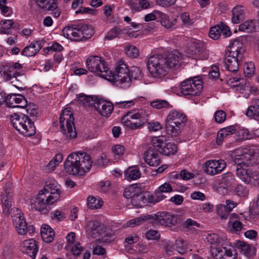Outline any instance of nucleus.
<instances>
[{"label":"nucleus","mask_w":259,"mask_h":259,"mask_svg":"<svg viewBox=\"0 0 259 259\" xmlns=\"http://www.w3.org/2000/svg\"><path fill=\"white\" fill-rule=\"evenodd\" d=\"M149 114L146 110L137 109L132 110L124 114L121 122L132 130L139 128L145 124L149 119Z\"/></svg>","instance_id":"423d86ee"},{"label":"nucleus","mask_w":259,"mask_h":259,"mask_svg":"<svg viewBox=\"0 0 259 259\" xmlns=\"http://www.w3.org/2000/svg\"><path fill=\"white\" fill-rule=\"evenodd\" d=\"M150 223L155 225L160 224L165 226H174L177 223L178 216L165 211L149 214Z\"/></svg>","instance_id":"4468645a"},{"label":"nucleus","mask_w":259,"mask_h":259,"mask_svg":"<svg viewBox=\"0 0 259 259\" xmlns=\"http://www.w3.org/2000/svg\"><path fill=\"white\" fill-rule=\"evenodd\" d=\"M95 100L90 96H87L84 95H80L78 97V104L81 105H93Z\"/></svg>","instance_id":"3c124183"},{"label":"nucleus","mask_w":259,"mask_h":259,"mask_svg":"<svg viewBox=\"0 0 259 259\" xmlns=\"http://www.w3.org/2000/svg\"><path fill=\"white\" fill-rule=\"evenodd\" d=\"M255 71V67L252 62L246 63L244 65V72L246 76L250 77L254 74Z\"/></svg>","instance_id":"603ef678"},{"label":"nucleus","mask_w":259,"mask_h":259,"mask_svg":"<svg viewBox=\"0 0 259 259\" xmlns=\"http://www.w3.org/2000/svg\"><path fill=\"white\" fill-rule=\"evenodd\" d=\"M211 253L215 259H223L226 256H231L232 251L231 247L227 248L226 246H218L211 247Z\"/></svg>","instance_id":"bb28decb"},{"label":"nucleus","mask_w":259,"mask_h":259,"mask_svg":"<svg viewBox=\"0 0 259 259\" xmlns=\"http://www.w3.org/2000/svg\"><path fill=\"white\" fill-rule=\"evenodd\" d=\"M160 12H161L158 11H155L153 13L147 14L144 18L145 21L148 22L155 19H158Z\"/></svg>","instance_id":"69168bd1"},{"label":"nucleus","mask_w":259,"mask_h":259,"mask_svg":"<svg viewBox=\"0 0 259 259\" xmlns=\"http://www.w3.org/2000/svg\"><path fill=\"white\" fill-rule=\"evenodd\" d=\"M163 136L155 137L151 140L152 145L156 148L157 151L161 154L169 156L173 155L177 151V147L173 143L164 142Z\"/></svg>","instance_id":"ddd939ff"},{"label":"nucleus","mask_w":259,"mask_h":259,"mask_svg":"<svg viewBox=\"0 0 259 259\" xmlns=\"http://www.w3.org/2000/svg\"><path fill=\"white\" fill-rule=\"evenodd\" d=\"M104 235L101 238L97 239L95 242L96 244H99L102 242H109L113 240L114 235L110 233L105 232L103 233Z\"/></svg>","instance_id":"13d9d810"},{"label":"nucleus","mask_w":259,"mask_h":259,"mask_svg":"<svg viewBox=\"0 0 259 259\" xmlns=\"http://www.w3.org/2000/svg\"><path fill=\"white\" fill-rule=\"evenodd\" d=\"M126 3L133 11H140L150 7V4L147 0H126Z\"/></svg>","instance_id":"c85d7f7f"},{"label":"nucleus","mask_w":259,"mask_h":259,"mask_svg":"<svg viewBox=\"0 0 259 259\" xmlns=\"http://www.w3.org/2000/svg\"><path fill=\"white\" fill-rule=\"evenodd\" d=\"M217 213L222 219H227L229 216V212L225 205L220 204L217 207Z\"/></svg>","instance_id":"6e6d98bb"},{"label":"nucleus","mask_w":259,"mask_h":259,"mask_svg":"<svg viewBox=\"0 0 259 259\" xmlns=\"http://www.w3.org/2000/svg\"><path fill=\"white\" fill-rule=\"evenodd\" d=\"M1 201L3 212L5 215H9L11 211L15 208L12 204V193L10 189H6L2 194Z\"/></svg>","instance_id":"412c9836"},{"label":"nucleus","mask_w":259,"mask_h":259,"mask_svg":"<svg viewBox=\"0 0 259 259\" xmlns=\"http://www.w3.org/2000/svg\"><path fill=\"white\" fill-rule=\"evenodd\" d=\"M73 121V114L69 108L65 109L60 117V124L65 140L74 139L77 136Z\"/></svg>","instance_id":"1a4fd4ad"},{"label":"nucleus","mask_w":259,"mask_h":259,"mask_svg":"<svg viewBox=\"0 0 259 259\" xmlns=\"http://www.w3.org/2000/svg\"><path fill=\"white\" fill-rule=\"evenodd\" d=\"M11 123L18 132L26 136L30 137L35 133L33 122L25 114H14L11 117Z\"/></svg>","instance_id":"6e6552de"},{"label":"nucleus","mask_w":259,"mask_h":259,"mask_svg":"<svg viewBox=\"0 0 259 259\" xmlns=\"http://www.w3.org/2000/svg\"><path fill=\"white\" fill-rule=\"evenodd\" d=\"M182 55L177 50L164 54L150 57L147 66L150 74L154 77L165 75L169 69H177L181 65Z\"/></svg>","instance_id":"f257e3e1"},{"label":"nucleus","mask_w":259,"mask_h":259,"mask_svg":"<svg viewBox=\"0 0 259 259\" xmlns=\"http://www.w3.org/2000/svg\"><path fill=\"white\" fill-rule=\"evenodd\" d=\"M245 51L242 47V43L238 39H235L230 43L226 48L224 59L230 58L231 59H237L239 60H243V53Z\"/></svg>","instance_id":"2eb2a0df"},{"label":"nucleus","mask_w":259,"mask_h":259,"mask_svg":"<svg viewBox=\"0 0 259 259\" xmlns=\"http://www.w3.org/2000/svg\"><path fill=\"white\" fill-rule=\"evenodd\" d=\"M156 148L152 146L148 148L145 152L144 158L146 163L151 166H157L161 162L160 155L158 153Z\"/></svg>","instance_id":"5701e85b"},{"label":"nucleus","mask_w":259,"mask_h":259,"mask_svg":"<svg viewBox=\"0 0 259 259\" xmlns=\"http://www.w3.org/2000/svg\"><path fill=\"white\" fill-rule=\"evenodd\" d=\"M40 235L44 242L50 243L54 240L55 232L49 225H43L41 228Z\"/></svg>","instance_id":"2f4dec72"},{"label":"nucleus","mask_w":259,"mask_h":259,"mask_svg":"<svg viewBox=\"0 0 259 259\" xmlns=\"http://www.w3.org/2000/svg\"><path fill=\"white\" fill-rule=\"evenodd\" d=\"M140 190V189L137 184L132 185L124 189L123 196L125 198L132 199L136 194H138Z\"/></svg>","instance_id":"a19ab883"},{"label":"nucleus","mask_w":259,"mask_h":259,"mask_svg":"<svg viewBox=\"0 0 259 259\" xmlns=\"http://www.w3.org/2000/svg\"><path fill=\"white\" fill-rule=\"evenodd\" d=\"M93 162L90 155L82 151L69 154L64 161L65 171L69 175L81 176L89 171Z\"/></svg>","instance_id":"f03ea898"},{"label":"nucleus","mask_w":259,"mask_h":259,"mask_svg":"<svg viewBox=\"0 0 259 259\" xmlns=\"http://www.w3.org/2000/svg\"><path fill=\"white\" fill-rule=\"evenodd\" d=\"M104 226L98 221H90L88 222L87 231L90 237L94 238L99 237L104 233Z\"/></svg>","instance_id":"4be33fe9"},{"label":"nucleus","mask_w":259,"mask_h":259,"mask_svg":"<svg viewBox=\"0 0 259 259\" xmlns=\"http://www.w3.org/2000/svg\"><path fill=\"white\" fill-rule=\"evenodd\" d=\"M174 246L177 252L181 254H183L187 252L186 241L181 238L176 240Z\"/></svg>","instance_id":"49530a36"},{"label":"nucleus","mask_w":259,"mask_h":259,"mask_svg":"<svg viewBox=\"0 0 259 259\" xmlns=\"http://www.w3.org/2000/svg\"><path fill=\"white\" fill-rule=\"evenodd\" d=\"M242 61L243 60H239V59L234 58L233 59L230 58L224 59L225 68L229 71L235 72L238 71L239 66Z\"/></svg>","instance_id":"e433bc0d"},{"label":"nucleus","mask_w":259,"mask_h":259,"mask_svg":"<svg viewBox=\"0 0 259 259\" xmlns=\"http://www.w3.org/2000/svg\"><path fill=\"white\" fill-rule=\"evenodd\" d=\"M258 23L256 20H247L241 24L239 30L241 31L250 32L255 31Z\"/></svg>","instance_id":"c9c22d12"},{"label":"nucleus","mask_w":259,"mask_h":259,"mask_svg":"<svg viewBox=\"0 0 259 259\" xmlns=\"http://www.w3.org/2000/svg\"><path fill=\"white\" fill-rule=\"evenodd\" d=\"M233 86L237 87L240 88V90H253L254 92L256 91V89H252L250 84V82L248 81L245 78H240L239 79L238 83L233 84Z\"/></svg>","instance_id":"de8ad7c7"},{"label":"nucleus","mask_w":259,"mask_h":259,"mask_svg":"<svg viewBox=\"0 0 259 259\" xmlns=\"http://www.w3.org/2000/svg\"><path fill=\"white\" fill-rule=\"evenodd\" d=\"M22 67V65L18 62L0 64V76L15 88L23 90L25 88L22 85L26 80V76L24 73L18 71Z\"/></svg>","instance_id":"7ed1b4c3"},{"label":"nucleus","mask_w":259,"mask_h":259,"mask_svg":"<svg viewBox=\"0 0 259 259\" xmlns=\"http://www.w3.org/2000/svg\"><path fill=\"white\" fill-rule=\"evenodd\" d=\"M186 121V116L183 112L175 110L170 111L165 122L166 132L172 136H177Z\"/></svg>","instance_id":"0eeeda50"},{"label":"nucleus","mask_w":259,"mask_h":259,"mask_svg":"<svg viewBox=\"0 0 259 259\" xmlns=\"http://www.w3.org/2000/svg\"><path fill=\"white\" fill-rule=\"evenodd\" d=\"M143 193L140 190L138 194H136V195L131 199V203L136 207H142L145 205Z\"/></svg>","instance_id":"79ce46f5"},{"label":"nucleus","mask_w":259,"mask_h":259,"mask_svg":"<svg viewBox=\"0 0 259 259\" xmlns=\"http://www.w3.org/2000/svg\"><path fill=\"white\" fill-rule=\"evenodd\" d=\"M87 204L89 208L94 209L100 208L103 205V202L101 199L90 196L87 199Z\"/></svg>","instance_id":"a18cd8bd"},{"label":"nucleus","mask_w":259,"mask_h":259,"mask_svg":"<svg viewBox=\"0 0 259 259\" xmlns=\"http://www.w3.org/2000/svg\"><path fill=\"white\" fill-rule=\"evenodd\" d=\"M44 40L32 42L30 45L25 47L21 52V55L26 57H33L40 51L44 44Z\"/></svg>","instance_id":"a878e982"},{"label":"nucleus","mask_w":259,"mask_h":259,"mask_svg":"<svg viewBox=\"0 0 259 259\" xmlns=\"http://www.w3.org/2000/svg\"><path fill=\"white\" fill-rule=\"evenodd\" d=\"M150 105L156 109H160L162 108H169L171 106L167 101L163 100H157L151 102Z\"/></svg>","instance_id":"864d4df0"},{"label":"nucleus","mask_w":259,"mask_h":259,"mask_svg":"<svg viewBox=\"0 0 259 259\" xmlns=\"http://www.w3.org/2000/svg\"><path fill=\"white\" fill-rule=\"evenodd\" d=\"M226 166V163L224 160H209L203 164V168L207 175L214 176L221 172Z\"/></svg>","instance_id":"f3484780"},{"label":"nucleus","mask_w":259,"mask_h":259,"mask_svg":"<svg viewBox=\"0 0 259 259\" xmlns=\"http://www.w3.org/2000/svg\"><path fill=\"white\" fill-rule=\"evenodd\" d=\"M94 107L102 116L105 117H109L114 109L111 102L100 99L95 100Z\"/></svg>","instance_id":"6ab92c4d"},{"label":"nucleus","mask_w":259,"mask_h":259,"mask_svg":"<svg viewBox=\"0 0 259 259\" xmlns=\"http://www.w3.org/2000/svg\"><path fill=\"white\" fill-rule=\"evenodd\" d=\"M237 134L236 141H241L249 138L248 132L245 130H240L237 131Z\"/></svg>","instance_id":"774afa93"},{"label":"nucleus","mask_w":259,"mask_h":259,"mask_svg":"<svg viewBox=\"0 0 259 259\" xmlns=\"http://www.w3.org/2000/svg\"><path fill=\"white\" fill-rule=\"evenodd\" d=\"M109 162V159L107 158L105 153H101L99 157L94 161V164L98 167H104Z\"/></svg>","instance_id":"5fc2aeb1"},{"label":"nucleus","mask_w":259,"mask_h":259,"mask_svg":"<svg viewBox=\"0 0 259 259\" xmlns=\"http://www.w3.org/2000/svg\"><path fill=\"white\" fill-rule=\"evenodd\" d=\"M130 77L131 79H137L142 76V72L140 68L136 66H133L130 70Z\"/></svg>","instance_id":"680f3d73"},{"label":"nucleus","mask_w":259,"mask_h":259,"mask_svg":"<svg viewBox=\"0 0 259 259\" xmlns=\"http://www.w3.org/2000/svg\"><path fill=\"white\" fill-rule=\"evenodd\" d=\"M232 21L234 24L239 23L244 19V11L241 6H237L232 10Z\"/></svg>","instance_id":"72a5a7b5"},{"label":"nucleus","mask_w":259,"mask_h":259,"mask_svg":"<svg viewBox=\"0 0 259 259\" xmlns=\"http://www.w3.org/2000/svg\"><path fill=\"white\" fill-rule=\"evenodd\" d=\"M150 218L149 214L141 215L127 222V226L128 227H134L136 226L142 224L146 222L150 223Z\"/></svg>","instance_id":"ea45409f"},{"label":"nucleus","mask_w":259,"mask_h":259,"mask_svg":"<svg viewBox=\"0 0 259 259\" xmlns=\"http://www.w3.org/2000/svg\"><path fill=\"white\" fill-rule=\"evenodd\" d=\"M221 34V29L220 25L214 26L210 29L209 35L213 39H218L220 37Z\"/></svg>","instance_id":"4d7b16f0"},{"label":"nucleus","mask_w":259,"mask_h":259,"mask_svg":"<svg viewBox=\"0 0 259 259\" xmlns=\"http://www.w3.org/2000/svg\"><path fill=\"white\" fill-rule=\"evenodd\" d=\"M159 21L161 25L167 28H172L175 25L176 19L173 21H170L167 15L162 12H160Z\"/></svg>","instance_id":"37998d69"},{"label":"nucleus","mask_w":259,"mask_h":259,"mask_svg":"<svg viewBox=\"0 0 259 259\" xmlns=\"http://www.w3.org/2000/svg\"><path fill=\"white\" fill-rule=\"evenodd\" d=\"M146 238L148 240H157L160 238V234L157 231L150 230L146 233Z\"/></svg>","instance_id":"0e129e2a"},{"label":"nucleus","mask_w":259,"mask_h":259,"mask_svg":"<svg viewBox=\"0 0 259 259\" xmlns=\"http://www.w3.org/2000/svg\"><path fill=\"white\" fill-rule=\"evenodd\" d=\"M18 214V213L16 215L13 217V224L18 233L20 235H24L27 233V224L25 221L24 220V218L22 217L20 214L19 215Z\"/></svg>","instance_id":"c756f323"},{"label":"nucleus","mask_w":259,"mask_h":259,"mask_svg":"<svg viewBox=\"0 0 259 259\" xmlns=\"http://www.w3.org/2000/svg\"><path fill=\"white\" fill-rule=\"evenodd\" d=\"M126 53L127 56L135 58L138 56L139 51L134 46H130L126 48Z\"/></svg>","instance_id":"e2e57ef3"},{"label":"nucleus","mask_w":259,"mask_h":259,"mask_svg":"<svg viewBox=\"0 0 259 259\" xmlns=\"http://www.w3.org/2000/svg\"><path fill=\"white\" fill-rule=\"evenodd\" d=\"M37 6L49 11H53L57 8L58 5L55 0H34Z\"/></svg>","instance_id":"f704fd0d"},{"label":"nucleus","mask_w":259,"mask_h":259,"mask_svg":"<svg viewBox=\"0 0 259 259\" xmlns=\"http://www.w3.org/2000/svg\"><path fill=\"white\" fill-rule=\"evenodd\" d=\"M120 29L118 27H114L110 30L106 35L105 39L107 40H111L118 36L120 33Z\"/></svg>","instance_id":"052dcab7"},{"label":"nucleus","mask_w":259,"mask_h":259,"mask_svg":"<svg viewBox=\"0 0 259 259\" xmlns=\"http://www.w3.org/2000/svg\"><path fill=\"white\" fill-rule=\"evenodd\" d=\"M141 173L139 169L128 168L125 171L124 177L127 180H137L140 177Z\"/></svg>","instance_id":"c03bdc74"},{"label":"nucleus","mask_w":259,"mask_h":259,"mask_svg":"<svg viewBox=\"0 0 259 259\" xmlns=\"http://www.w3.org/2000/svg\"><path fill=\"white\" fill-rule=\"evenodd\" d=\"M86 66L89 71L102 77L103 74H108L109 68L107 63L101 57L91 56L88 58Z\"/></svg>","instance_id":"f8f14e48"},{"label":"nucleus","mask_w":259,"mask_h":259,"mask_svg":"<svg viewBox=\"0 0 259 259\" xmlns=\"http://www.w3.org/2000/svg\"><path fill=\"white\" fill-rule=\"evenodd\" d=\"M246 151V149H237L232 153L231 158L236 166L247 167V162L250 159V155Z\"/></svg>","instance_id":"aec40b11"},{"label":"nucleus","mask_w":259,"mask_h":259,"mask_svg":"<svg viewBox=\"0 0 259 259\" xmlns=\"http://www.w3.org/2000/svg\"><path fill=\"white\" fill-rule=\"evenodd\" d=\"M235 246L240 252L249 258L252 257L256 254V248L244 241L237 240L235 242Z\"/></svg>","instance_id":"393cba45"},{"label":"nucleus","mask_w":259,"mask_h":259,"mask_svg":"<svg viewBox=\"0 0 259 259\" xmlns=\"http://www.w3.org/2000/svg\"><path fill=\"white\" fill-rule=\"evenodd\" d=\"M246 115L259 120V98L252 101V105L248 107Z\"/></svg>","instance_id":"473e14b6"},{"label":"nucleus","mask_w":259,"mask_h":259,"mask_svg":"<svg viewBox=\"0 0 259 259\" xmlns=\"http://www.w3.org/2000/svg\"><path fill=\"white\" fill-rule=\"evenodd\" d=\"M20 248L23 252L27 254L33 259L35 258L38 251L36 242L33 239L26 240L22 242L20 244Z\"/></svg>","instance_id":"b1692460"},{"label":"nucleus","mask_w":259,"mask_h":259,"mask_svg":"<svg viewBox=\"0 0 259 259\" xmlns=\"http://www.w3.org/2000/svg\"><path fill=\"white\" fill-rule=\"evenodd\" d=\"M162 126L160 122L158 121L151 122L148 123V128L149 131L156 132L161 130Z\"/></svg>","instance_id":"338daca9"},{"label":"nucleus","mask_w":259,"mask_h":259,"mask_svg":"<svg viewBox=\"0 0 259 259\" xmlns=\"http://www.w3.org/2000/svg\"><path fill=\"white\" fill-rule=\"evenodd\" d=\"M214 117L215 122L221 123L226 120V113L223 110H218L215 112Z\"/></svg>","instance_id":"bf43d9fd"},{"label":"nucleus","mask_w":259,"mask_h":259,"mask_svg":"<svg viewBox=\"0 0 259 259\" xmlns=\"http://www.w3.org/2000/svg\"><path fill=\"white\" fill-rule=\"evenodd\" d=\"M235 192L237 195L241 197H246L249 194L248 189L241 184L238 185L236 186Z\"/></svg>","instance_id":"8fccbe9b"},{"label":"nucleus","mask_w":259,"mask_h":259,"mask_svg":"<svg viewBox=\"0 0 259 259\" xmlns=\"http://www.w3.org/2000/svg\"><path fill=\"white\" fill-rule=\"evenodd\" d=\"M187 54L189 57L195 60L206 59L208 56L206 47L202 42H194Z\"/></svg>","instance_id":"dca6fc26"},{"label":"nucleus","mask_w":259,"mask_h":259,"mask_svg":"<svg viewBox=\"0 0 259 259\" xmlns=\"http://www.w3.org/2000/svg\"><path fill=\"white\" fill-rule=\"evenodd\" d=\"M60 186L58 184L55 182H47L45 186L44 187L43 190V192L46 195L47 193H50L51 194H53L54 195H49L48 196L51 197H57V200H58L60 198V195L61 193L60 190Z\"/></svg>","instance_id":"cd10ccee"},{"label":"nucleus","mask_w":259,"mask_h":259,"mask_svg":"<svg viewBox=\"0 0 259 259\" xmlns=\"http://www.w3.org/2000/svg\"><path fill=\"white\" fill-rule=\"evenodd\" d=\"M236 166V175L237 176L245 183L247 184L249 183L251 181V177L247 172V170L246 169L247 167L241 165Z\"/></svg>","instance_id":"4c0bfd02"},{"label":"nucleus","mask_w":259,"mask_h":259,"mask_svg":"<svg viewBox=\"0 0 259 259\" xmlns=\"http://www.w3.org/2000/svg\"><path fill=\"white\" fill-rule=\"evenodd\" d=\"M3 26L0 28V33L2 34H9L11 33L10 30L12 25L14 24L12 20H6L1 22Z\"/></svg>","instance_id":"09e8293b"},{"label":"nucleus","mask_w":259,"mask_h":259,"mask_svg":"<svg viewBox=\"0 0 259 259\" xmlns=\"http://www.w3.org/2000/svg\"><path fill=\"white\" fill-rule=\"evenodd\" d=\"M202 89V81L198 76L188 78L182 81L180 85L181 93L184 96L198 95Z\"/></svg>","instance_id":"9b49d317"},{"label":"nucleus","mask_w":259,"mask_h":259,"mask_svg":"<svg viewBox=\"0 0 259 259\" xmlns=\"http://www.w3.org/2000/svg\"><path fill=\"white\" fill-rule=\"evenodd\" d=\"M236 132V129L234 125L228 126L221 129L217 135L216 138L217 143L218 145H220L225 138L235 134Z\"/></svg>","instance_id":"7c9ffc66"},{"label":"nucleus","mask_w":259,"mask_h":259,"mask_svg":"<svg viewBox=\"0 0 259 259\" xmlns=\"http://www.w3.org/2000/svg\"><path fill=\"white\" fill-rule=\"evenodd\" d=\"M62 33L66 38L77 41L91 38L94 34V31L92 25L79 23L66 26Z\"/></svg>","instance_id":"39448f33"},{"label":"nucleus","mask_w":259,"mask_h":259,"mask_svg":"<svg viewBox=\"0 0 259 259\" xmlns=\"http://www.w3.org/2000/svg\"><path fill=\"white\" fill-rule=\"evenodd\" d=\"M5 101L7 106L11 108H24L27 105L26 99L20 94H10L6 98Z\"/></svg>","instance_id":"a211bd4d"},{"label":"nucleus","mask_w":259,"mask_h":259,"mask_svg":"<svg viewBox=\"0 0 259 259\" xmlns=\"http://www.w3.org/2000/svg\"><path fill=\"white\" fill-rule=\"evenodd\" d=\"M234 182L233 175L231 172H227L222 175L220 185L224 188L231 187Z\"/></svg>","instance_id":"58836bf2"},{"label":"nucleus","mask_w":259,"mask_h":259,"mask_svg":"<svg viewBox=\"0 0 259 259\" xmlns=\"http://www.w3.org/2000/svg\"><path fill=\"white\" fill-rule=\"evenodd\" d=\"M109 71L110 74H103L102 77L115 83L117 86L121 88L126 89L131 86V77L130 70L122 61H119L117 63L114 73Z\"/></svg>","instance_id":"20e7f679"},{"label":"nucleus","mask_w":259,"mask_h":259,"mask_svg":"<svg viewBox=\"0 0 259 259\" xmlns=\"http://www.w3.org/2000/svg\"><path fill=\"white\" fill-rule=\"evenodd\" d=\"M57 197L47 196L43 192L40 191L36 196L30 199V205L31 209L40 211L41 213H47L50 209V205L53 204L57 200Z\"/></svg>","instance_id":"9d476101"}]
</instances>
